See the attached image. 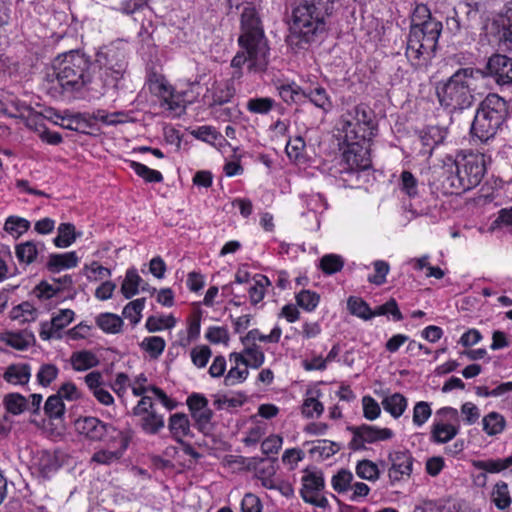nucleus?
<instances>
[{
  "mask_svg": "<svg viewBox=\"0 0 512 512\" xmlns=\"http://www.w3.org/2000/svg\"><path fill=\"white\" fill-rule=\"evenodd\" d=\"M438 512H474L468 503L461 500H447L437 508Z\"/></svg>",
  "mask_w": 512,
  "mask_h": 512,
  "instance_id": "62",
  "label": "nucleus"
},
{
  "mask_svg": "<svg viewBox=\"0 0 512 512\" xmlns=\"http://www.w3.org/2000/svg\"><path fill=\"white\" fill-rule=\"evenodd\" d=\"M211 356V349L208 346H199L191 350V359L195 366L203 368Z\"/></svg>",
  "mask_w": 512,
  "mask_h": 512,
  "instance_id": "63",
  "label": "nucleus"
},
{
  "mask_svg": "<svg viewBox=\"0 0 512 512\" xmlns=\"http://www.w3.org/2000/svg\"><path fill=\"white\" fill-rule=\"evenodd\" d=\"M168 428L172 437L180 444H184V437L192 436L189 418L184 413H175L171 415L169 418Z\"/></svg>",
  "mask_w": 512,
  "mask_h": 512,
  "instance_id": "23",
  "label": "nucleus"
},
{
  "mask_svg": "<svg viewBox=\"0 0 512 512\" xmlns=\"http://www.w3.org/2000/svg\"><path fill=\"white\" fill-rule=\"evenodd\" d=\"M372 314L373 317L392 315L394 321H401L403 319V315L399 310L398 304L394 298H390L386 303L376 307L375 310H372Z\"/></svg>",
  "mask_w": 512,
  "mask_h": 512,
  "instance_id": "51",
  "label": "nucleus"
},
{
  "mask_svg": "<svg viewBox=\"0 0 512 512\" xmlns=\"http://www.w3.org/2000/svg\"><path fill=\"white\" fill-rule=\"evenodd\" d=\"M140 417V426L147 434H157L165 425L163 415L154 411L145 413Z\"/></svg>",
  "mask_w": 512,
  "mask_h": 512,
  "instance_id": "31",
  "label": "nucleus"
},
{
  "mask_svg": "<svg viewBox=\"0 0 512 512\" xmlns=\"http://www.w3.org/2000/svg\"><path fill=\"white\" fill-rule=\"evenodd\" d=\"M57 375L58 368L55 365L45 364L38 371L37 380L40 385L47 387L56 379Z\"/></svg>",
  "mask_w": 512,
  "mask_h": 512,
  "instance_id": "59",
  "label": "nucleus"
},
{
  "mask_svg": "<svg viewBox=\"0 0 512 512\" xmlns=\"http://www.w3.org/2000/svg\"><path fill=\"white\" fill-rule=\"evenodd\" d=\"M442 29V22L432 16L427 5H416L411 14L405 52L412 65L419 66L421 60L434 56Z\"/></svg>",
  "mask_w": 512,
  "mask_h": 512,
  "instance_id": "4",
  "label": "nucleus"
},
{
  "mask_svg": "<svg viewBox=\"0 0 512 512\" xmlns=\"http://www.w3.org/2000/svg\"><path fill=\"white\" fill-rule=\"evenodd\" d=\"M391 467L389 478L392 482L400 481L403 476H410L412 472L413 457L409 452L397 451L389 455Z\"/></svg>",
  "mask_w": 512,
  "mask_h": 512,
  "instance_id": "19",
  "label": "nucleus"
},
{
  "mask_svg": "<svg viewBox=\"0 0 512 512\" xmlns=\"http://www.w3.org/2000/svg\"><path fill=\"white\" fill-rule=\"evenodd\" d=\"M472 465L486 473H500L512 466V454L503 459L473 460Z\"/></svg>",
  "mask_w": 512,
  "mask_h": 512,
  "instance_id": "27",
  "label": "nucleus"
},
{
  "mask_svg": "<svg viewBox=\"0 0 512 512\" xmlns=\"http://www.w3.org/2000/svg\"><path fill=\"white\" fill-rule=\"evenodd\" d=\"M130 167L138 176L142 177L146 182L159 183L163 181V176L159 171L150 169L149 167L142 163L131 161Z\"/></svg>",
  "mask_w": 512,
  "mask_h": 512,
  "instance_id": "45",
  "label": "nucleus"
},
{
  "mask_svg": "<svg viewBox=\"0 0 512 512\" xmlns=\"http://www.w3.org/2000/svg\"><path fill=\"white\" fill-rule=\"evenodd\" d=\"M447 131L439 126H428L418 132V138L421 142L423 155H431L434 148L443 143Z\"/></svg>",
  "mask_w": 512,
  "mask_h": 512,
  "instance_id": "20",
  "label": "nucleus"
},
{
  "mask_svg": "<svg viewBox=\"0 0 512 512\" xmlns=\"http://www.w3.org/2000/svg\"><path fill=\"white\" fill-rule=\"evenodd\" d=\"M95 61L104 91H118L128 67L125 50L114 44L102 47L96 53Z\"/></svg>",
  "mask_w": 512,
  "mask_h": 512,
  "instance_id": "7",
  "label": "nucleus"
},
{
  "mask_svg": "<svg viewBox=\"0 0 512 512\" xmlns=\"http://www.w3.org/2000/svg\"><path fill=\"white\" fill-rule=\"evenodd\" d=\"M363 415L368 420H375L381 413V408L377 401L371 396H364L362 399Z\"/></svg>",
  "mask_w": 512,
  "mask_h": 512,
  "instance_id": "61",
  "label": "nucleus"
},
{
  "mask_svg": "<svg viewBox=\"0 0 512 512\" xmlns=\"http://www.w3.org/2000/svg\"><path fill=\"white\" fill-rule=\"evenodd\" d=\"M32 466L42 477L47 478L57 471L61 464L55 452L41 450L33 456Z\"/></svg>",
  "mask_w": 512,
  "mask_h": 512,
  "instance_id": "21",
  "label": "nucleus"
},
{
  "mask_svg": "<svg viewBox=\"0 0 512 512\" xmlns=\"http://www.w3.org/2000/svg\"><path fill=\"white\" fill-rule=\"evenodd\" d=\"M175 323V318L171 315L167 317L150 316L147 319L145 326L149 332H156L163 328H172L175 326Z\"/></svg>",
  "mask_w": 512,
  "mask_h": 512,
  "instance_id": "57",
  "label": "nucleus"
},
{
  "mask_svg": "<svg viewBox=\"0 0 512 512\" xmlns=\"http://www.w3.org/2000/svg\"><path fill=\"white\" fill-rule=\"evenodd\" d=\"M109 442H119V447L115 450L101 449L96 451L91 457V462L100 465H110L113 462L118 461L128 448L130 436L126 432H117L116 435H111Z\"/></svg>",
  "mask_w": 512,
  "mask_h": 512,
  "instance_id": "17",
  "label": "nucleus"
},
{
  "mask_svg": "<svg viewBox=\"0 0 512 512\" xmlns=\"http://www.w3.org/2000/svg\"><path fill=\"white\" fill-rule=\"evenodd\" d=\"M459 433V427L443 422H435L431 428V441L447 443Z\"/></svg>",
  "mask_w": 512,
  "mask_h": 512,
  "instance_id": "28",
  "label": "nucleus"
},
{
  "mask_svg": "<svg viewBox=\"0 0 512 512\" xmlns=\"http://www.w3.org/2000/svg\"><path fill=\"white\" fill-rule=\"evenodd\" d=\"M76 430L90 441H103L108 436L116 435L121 432L111 424L104 423L100 419L92 416L79 418L75 422Z\"/></svg>",
  "mask_w": 512,
  "mask_h": 512,
  "instance_id": "14",
  "label": "nucleus"
},
{
  "mask_svg": "<svg viewBox=\"0 0 512 512\" xmlns=\"http://www.w3.org/2000/svg\"><path fill=\"white\" fill-rule=\"evenodd\" d=\"M483 431L489 436L502 433L506 427V420L498 412H490L482 419Z\"/></svg>",
  "mask_w": 512,
  "mask_h": 512,
  "instance_id": "30",
  "label": "nucleus"
},
{
  "mask_svg": "<svg viewBox=\"0 0 512 512\" xmlns=\"http://www.w3.org/2000/svg\"><path fill=\"white\" fill-rule=\"evenodd\" d=\"M74 312L70 309L60 310L52 317L50 322L41 323L40 337L43 340L61 338L60 331L67 327L74 319Z\"/></svg>",
  "mask_w": 512,
  "mask_h": 512,
  "instance_id": "18",
  "label": "nucleus"
},
{
  "mask_svg": "<svg viewBox=\"0 0 512 512\" xmlns=\"http://www.w3.org/2000/svg\"><path fill=\"white\" fill-rule=\"evenodd\" d=\"M439 181L445 194H460L466 192L456 161L448 157L440 169Z\"/></svg>",
  "mask_w": 512,
  "mask_h": 512,
  "instance_id": "15",
  "label": "nucleus"
},
{
  "mask_svg": "<svg viewBox=\"0 0 512 512\" xmlns=\"http://www.w3.org/2000/svg\"><path fill=\"white\" fill-rule=\"evenodd\" d=\"M240 31L238 45L241 50L233 57L231 66L241 69L248 62L250 70L264 71L269 63L270 48L259 14L251 4L241 12Z\"/></svg>",
  "mask_w": 512,
  "mask_h": 512,
  "instance_id": "1",
  "label": "nucleus"
},
{
  "mask_svg": "<svg viewBox=\"0 0 512 512\" xmlns=\"http://www.w3.org/2000/svg\"><path fill=\"white\" fill-rule=\"evenodd\" d=\"M1 340L15 349L24 350L35 342V337L32 332L24 330L21 332L3 333Z\"/></svg>",
  "mask_w": 512,
  "mask_h": 512,
  "instance_id": "25",
  "label": "nucleus"
},
{
  "mask_svg": "<svg viewBox=\"0 0 512 512\" xmlns=\"http://www.w3.org/2000/svg\"><path fill=\"white\" fill-rule=\"evenodd\" d=\"M3 404L8 413L19 415L27 408V400L19 393H9L5 395Z\"/></svg>",
  "mask_w": 512,
  "mask_h": 512,
  "instance_id": "39",
  "label": "nucleus"
},
{
  "mask_svg": "<svg viewBox=\"0 0 512 512\" xmlns=\"http://www.w3.org/2000/svg\"><path fill=\"white\" fill-rule=\"evenodd\" d=\"M454 160L467 191L480 184L486 171L482 154H470Z\"/></svg>",
  "mask_w": 512,
  "mask_h": 512,
  "instance_id": "10",
  "label": "nucleus"
},
{
  "mask_svg": "<svg viewBox=\"0 0 512 512\" xmlns=\"http://www.w3.org/2000/svg\"><path fill=\"white\" fill-rule=\"evenodd\" d=\"M242 72L240 69L233 73L232 78L217 82L215 81L208 90L207 98H210L209 107L222 106L231 101L236 94L234 79L240 78Z\"/></svg>",
  "mask_w": 512,
  "mask_h": 512,
  "instance_id": "16",
  "label": "nucleus"
},
{
  "mask_svg": "<svg viewBox=\"0 0 512 512\" xmlns=\"http://www.w3.org/2000/svg\"><path fill=\"white\" fill-rule=\"evenodd\" d=\"M70 363L75 371H86L98 366V357L89 350L73 352L70 357Z\"/></svg>",
  "mask_w": 512,
  "mask_h": 512,
  "instance_id": "26",
  "label": "nucleus"
},
{
  "mask_svg": "<svg viewBox=\"0 0 512 512\" xmlns=\"http://www.w3.org/2000/svg\"><path fill=\"white\" fill-rule=\"evenodd\" d=\"M76 239L75 226L71 223H62L58 227V235L54 244L59 248L69 247Z\"/></svg>",
  "mask_w": 512,
  "mask_h": 512,
  "instance_id": "41",
  "label": "nucleus"
},
{
  "mask_svg": "<svg viewBox=\"0 0 512 512\" xmlns=\"http://www.w3.org/2000/svg\"><path fill=\"white\" fill-rule=\"evenodd\" d=\"M44 412L50 419H59L65 413L63 400L57 394L51 395L45 402Z\"/></svg>",
  "mask_w": 512,
  "mask_h": 512,
  "instance_id": "43",
  "label": "nucleus"
},
{
  "mask_svg": "<svg viewBox=\"0 0 512 512\" xmlns=\"http://www.w3.org/2000/svg\"><path fill=\"white\" fill-rule=\"evenodd\" d=\"M371 140L358 141V139H355L345 141L347 148L343 152L342 159L347 165L348 170H366L371 166Z\"/></svg>",
  "mask_w": 512,
  "mask_h": 512,
  "instance_id": "11",
  "label": "nucleus"
},
{
  "mask_svg": "<svg viewBox=\"0 0 512 512\" xmlns=\"http://www.w3.org/2000/svg\"><path fill=\"white\" fill-rule=\"evenodd\" d=\"M30 369L28 365H11L4 373V379L12 384H25L29 381Z\"/></svg>",
  "mask_w": 512,
  "mask_h": 512,
  "instance_id": "37",
  "label": "nucleus"
},
{
  "mask_svg": "<svg viewBox=\"0 0 512 512\" xmlns=\"http://www.w3.org/2000/svg\"><path fill=\"white\" fill-rule=\"evenodd\" d=\"M483 73L479 68H459L446 81L436 86V95L440 105L452 111H462L475 102L474 92Z\"/></svg>",
  "mask_w": 512,
  "mask_h": 512,
  "instance_id": "5",
  "label": "nucleus"
},
{
  "mask_svg": "<svg viewBox=\"0 0 512 512\" xmlns=\"http://www.w3.org/2000/svg\"><path fill=\"white\" fill-rule=\"evenodd\" d=\"M347 307L351 314L364 319L373 318L372 310L368 303L359 297L350 296L347 301Z\"/></svg>",
  "mask_w": 512,
  "mask_h": 512,
  "instance_id": "38",
  "label": "nucleus"
},
{
  "mask_svg": "<svg viewBox=\"0 0 512 512\" xmlns=\"http://www.w3.org/2000/svg\"><path fill=\"white\" fill-rule=\"evenodd\" d=\"M382 406L392 417L399 418L407 408V399L401 393H394L382 400Z\"/></svg>",
  "mask_w": 512,
  "mask_h": 512,
  "instance_id": "29",
  "label": "nucleus"
},
{
  "mask_svg": "<svg viewBox=\"0 0 512 512\" xmlns=\"http://www.w3.org/2000/svg\"><path fill=\"white\" fill-rule=\"evenodd\" d=\"M143 283L142 278L138 275L137 270L132 268L127 270L125 279L121 285V292L126 299L135 296L140 285Z\"/></svg>",
  "mask_w": 512,
  "mask_h": 512,
  "instance_id": "32",
  "label": "nucleus"
},
{
  "mask_svg": "<svg viewBox=\"0 0 512 512\" xmlns=\"http://www.w3.org/2000/svg\"><path fill=\"white\" fill-rule=\"evenodd\" d=\"M279 95L287 104L299 103L306 99V91L293 84L281 85L278 87Z\"/></svg>",
  "mask_w": 512,
  "mask_h": 512,
  "instance_id": "40",
  "label": "nucleus"
},
{
  "mask_svg": "<svg viewBox=\"0 0 512 512\" xmlns=\"http://www.w3.org/2000/svg\"><path fill=\"white\" fill-rule=\"evenodd\" d=\"M244 353L246 354L247 367L257 369L264 363V353L255 343L246 345Z\"/></svg>",
  "mask_w": 512,
  "mask_h": 512,
  "instance_id": "56",
  "label": "nucleus"
},
{
  "mask_svg": "<svg viewBox=\"0 0 512 512\" xmlns=\"http://www.w3.org/2000/svg\"><path fill=\"white\" fill-rule=\"evenodd\" d=\"M305 141L302 137L296 136L290 139L286 145V153L290 159L300 160L305 149Z\"/></svg>",
  "mask_w": 512,
  "mask_h": 512,
  "instance_id": "60",
  "label": "nucleus"
},
{
  "mask_svg": "<svg viewBox=\"0 0 512 512\" xmlns=\"http://www.w3.org/2000/svg\"><path fill=\"white\" fill-rule=\"evenodd\" d=\"M353 474L347 469H340L337 474L332 477V487L338 493H343L351 488Z\"/></svg>",
  "mask_w": 512,
  "mask_h": 512,
  "instance_id": "47",
  "label": "nucleus"
},
{
  "mask_svg": "<svg viewBox=\"0 0 512 512\" xmlns=\"http://www.w3.org/2000/svg\"><path fill=\"white\" fill-rule=\"evenodd\" d=\"M491 497L498 509L504 510L508 508L511 504L508 484L504 481L497 482L493 487Z\"/></svg>",
  "mask_w": 512,
  "mask_h": 512,
  "instance_id": "34",
  "label": "nucleus"
},
{
  "mask_svg": "<svg viewBox=\"0 0 512 512\" xmlns=\"http://www.w3.org/2000/svg\"><path fill=\"white\" fill-rule=\"evenodd\" d=\"M77 264L78 257L75 252L51 254L47 262V268L52 273H58L63 269L76 267Z\"/></svg>",
  "mask_w": 512,
  "mask_h": 512,
  "instance_id": "24",
  "label": "nucleus"
},
{
  "mask_svg": "<svg viewBox=\"0 0 512 512\" xmlns=\"http://www.w3.org/2000/svg\"><path fill=\"white\" fill-rule=\"evenodd\" d=\"M355 470L359 478L367 481H376L380 475L378 466L374 462L367 459L359 461Z\"/></svg>",
  "mask_w": 512,
  "mask_h": 512,
  "instance_id": "42",
  "label": "nucleus"
},
{
  "mask_svg": "<svg viewBox=\"0 0 512 512\" xmlns=\"http://www.w3.org/2000/svg\"><path fill=\"white\" fill-rule=\"evenodd\" d=\"M340 449L341 447L338 443L323 439L317 440L309 449V453L312 456L318 455L321 459H327L336 454Z\"/></svg>",
  "mask_w": 512,
  "mask_h": 512,
  "instance_id": "36",
  "label": "nucleus"
},
{
  "mask_svg": "<svg viewBox=\"0 0 512 512\" xmlns=\"http://www.w3.org/2000/svg\"><path fill=\"white\" fill-rule=\"evenodd\" d=\"M275 105V101L269 97L251 98L247 102V110L254 114H267Z\"/></svg>",
  "mask_w": 512,
  "mask_h": 512,
  "instance_id": "46",
  "label": "nucleus"
},
{
  "mask_svg": "<svg viewBox=\"0 0 512 512\" xmlns=\"http://www.w3.org/2000/svg\"><path fill=\"white\" fill-rule=\"evenodd\" d=\"M30 227V222L24 218L10 216L5 222V230L11 233L22 234Z\"/></svg>",
  "mask_w": 512,
  "mask_h": 512,
  "instance_id": "64",
  "label": "nucleus"
},
{
  "mask_svg": "<svg viewBox=\"0 0 512 512\" xmlns=\"http://www.w3.org/2000/svg\"><path fill=\"white\" fill-rule=\"evenodd\" d=\"M191 416L199 431L207 433L210 430L213 411L209 408V406L191 413Z\"/></svg>",
  "mask_w": 512,
  "mask_h": 512,
  "instance_id": "53",
  "label": "nucleus"
},
{
  "mask_svg": "<svg viewBox=\"0 0 512 512\" xmlns=\"http://www.w3.org/2000/svg\"><path fill=\"white\" fill-rule=\"evenodd\" d=\"M400 189L409 197H415L418 194V181L410 171H403L400 175Z\"/></svg>",
  "mask_w": 512,
  "mask_h": 512,
  "instance_id": "52",
  "label": "nucleus"
},
{
  "mask_svg": "<svg viewBox=\"0 0 512 512\" xmlns=\"http://www.w3.org/2000/svg\"><path fill=\"white\" fill-rule=\"evenodd\" d=\"M270 285V280L266 276H261L260 280H257L254 285H252L248 289L250 302L253 305L258 304L260 301L263 300L265 292H264V286Z\"/></svg>",
  "mask_w": 512,
  "mask_h": 512,
  "instance_id": "58",
  "label": "nucleus"
},
{
  "mask_svg": "<svg viewBox=\"0 0 512 512\" xmlns=\"http://www.w3.org/2000/svg\"><path fill=\"white\" fill-rule=\"evenodd\" d=\"M481 4L479 2L460 1L454 8L453 13L461 18V25L465 30L472 29L480 20Z\"/></svg>",
  "mask_w": 512,
  "mask_h": 512,
  "instance_id": "22",
  "label": "nucleus"
},
{
  "mask_svg": "<svg viewBox=\"0 0 512 512\" xmlns=\"http://www.w3.org/2000/svg\"><path fill=\"white\" fill-rule=\"evenodd\" d=\"M483 73L481 80L486 78H493L498 85H511L512 84V58L504 54L491 55L485 68L480 69Z\"/></svg>",
  "mask_w": 512,
  "mask_h": 512,
  "instance_id": "13",
  "label": "nucleus"
},
{
  "mask_svg": "<svg viewBox=\"0 0 512 512\" xmlns=\"http://www.w3.org/2000/svg\"><path fill=\"white\" fill-rule=\"evenodd\" d=\"M306 98L316 107L325 111L330 110L332 107L327 91L323 87H316L306 92Z\"/></svg>",
  "mask_w": 512,
  "mask_h": 512,
  "instance_id": "44",
  "label": "nucleus"
},
{
  "mask_svg": "<svg viewBox=\"0 0 512 512\" xmlns=\"http://www.w3.org/2000/svg\"><path fill=\"white\" fill-rule=\"evenodd\" d=\"M91 61L78 50L58 55L52 64V73L47 74L46 90L51 97L61 99L80 92L91 83Z\"/></svg>",
  "mask_w": 512,
  "mask_h": 512,
  "instance_id": "3",
  "label": "nucleus"
},
{
  "mask_svg": "<svg viewBox=\"0 0 512 512\" xmlns=\"http://www.w3.org/2000/svg\"><path fill=\"white\" fill-rule=\"evenodd\" d=\"M344 266L341 256L336 254L324 255L320 260V267L325 274L331 275L339 272Z\"/></svg>",
  "mask_w": 512,
  "mask_h": 512,
  "instance_id": "49",
  "label": "nucleus"
},
{
  "mask_svg": "<svg viewBox=\"0 0 512 512\" xmlns=\"http://www.w3.org/2000/svg\"><path fill=\"white\" fill-rule=\"evenodd\" d=\"M324 488L325 481L321 471H305L300 495L306 503L326 509L329 504L327 498L322 495Z\"/></svg>",
  "mask_w": 512,
  "mask_h": 512,
  "instance_id": "9",
  "label": "nucleus"
},
{
  "mask_svg": "<svg viewBox=\"0 0 512 512\" xmlns=\"http://www.w3.org/2000/svg\"><path fill=\"white\" fill-rule=\"evenodd\" d=\"M97 325L106 333H119L123 326V320L113 313H102L96 318Z\"/></svg>",
  "mask_w": 512,
  "mask_h": 512,
  "instance_id": "33",
  "label": "nucleus"
},
{
  "mask_svg": "<svg viewBox=\"0 0 512 512\" xmlns=\"http://www.w3.org/2000/svg\"><path fill=\"white\" fill-rule=\"evenodd\" d=\"M38 253V245L33 241L20 243L15 247V254L20 263H33L36 260Z\"/></svg>",
  "mask_w": 512,
  "mask_h": 512,
  "instance_id": "35",
  "label": "nucleus"
},
{
  "mask_svg": "<svg viewBox=\"0 0 512 512\" xmlns=\"http://www.w3.org/2000/svg\"><path fill=\"white\" fill-rule=\"evenodd\" d=\"M165 340L159 336L146 337L141 347L150 354L152 358H158L165 349Z\"/></svg>",
  "mask_w": 512,
  "mask_h": 512,
  "instance_id": "48",
  "label": "nucleus"
},
{
  "mask_svg": "<svg viewBox=\"0 0 512 512\" xmlns=\"http://www.w3.org/2000/svg\"><path fill=\"white\" fill-rule=\"evenodd\" d=\"M341 131L344 133V140L351 141L358 139H372L377 133V123L374 111L366 104H358L342 114Z\"/></svg>",
  "mask_w": 512,
  "mask_h": 512,
  "instance_id": "8",
  "label": "nucleus"
},
{
  "mask_svg": "<svg viewBox=\"0 0 512 512\" xmlns=\"http://www.w3.org/2000/svg\"><path fill=\"white\" fill-rule=\"evenodd\" d=\"M333 10V0L299 2L292 10L287 44L300 49L322 38L327 31V21Z\"/></svg>",
  "mask_w": 512,
  "mask_h": 512,
  "instance_id": "2",
  "label": "nucleus"
},
{
  "mask_svg": "<svg viewBox=\"0 0 512 512\" xmlns=\"http://www.w3.org/2000/svg\"><path fill=\"white\" fill-rule=\"evenodd\" d=\"M319 300V295L310 290H302L296 295L297 304L306 311H313L317 307Z\"/></svg>",
  "mask_w": 512,
  "mask_h": 512,
  "instance_id": "54",
  "label": "nucleus"
},
{
  "mask_svg": "<svg viewBox=\"0 0 512 512\" xmlns=\"http://www.w3.org/2000/svg\"><path fill=\"white\" fill-rule=\"evenodd\" d=\"M145 305V298H139L129 302L123 309V316L135 325L141 319V311Z\"/></svg>",
  "mask_w": 512,
  "mask_h": 512,
  "instance_id": "50",
  "label": "nucleus"
},
{
  "mask_svg": "<svg viewBox=\"0 0 512 512\" xmlns=\"http://www.w3.org/2000/svg\"><path fill=\"white\" fill-rule=\"evenodd\" d=\"M347 429L353 434V438L349 443V448L355 451L365 449L366 443L389 440L394 435L393 431L389 428H378L367 424L349 426Z\"/></svg>",
  "mask_w": 512,
  "mask_h": 512,
  "instance_id": "12",
  "label": "nucleus"
},
{
  "mask_svg": "<svg viewBox=\"0 0 512 512\" xmlns=\"http://www.w3.org/2000/svg\"><path fill=\"white\" fill-rule=\"evenodd\" d=\"M508 116L507 102L497 94H488L479 104L471 133L482 142L493 138Z\"/></svg>",
  "mask_w": 512,
  "mask_h": 512,
  "instance_id": "6",
  "label": "nucleus"
},
{
  "mask_svg": "<svg viewBox=\"0 0 512 512\" xmlns=\"http://www.w3.org/2000/svg\"><path fill=\"white\" fill-rule=\"evenodd\" d=\"M432 414L431 406L426 401H419L413 407V423L421 427L423 424L427 422Z\"/></svg>",
  "mask_w": 512,
  "mask_h": 512,
  "instance_id": "55",
  "label": "nucleus"
}]
</instances>
